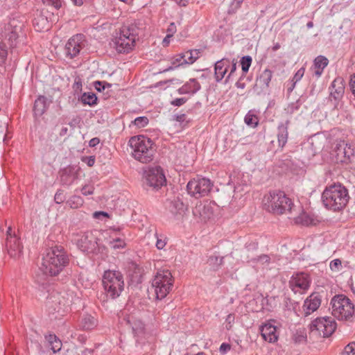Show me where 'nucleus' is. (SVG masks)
I'll list each match as a JSON object with an SVG mask.
<instances>
[{
    "instance_id": "f257e3e1",
    "label": "nucleus",
    "mask_w": 355,
    "mask_h": 355,
    "mask_svg": "<svg viewBox=\"0 0 355 355\" xmlns=\"http://www.w3.org/2000/svg\"><path fill=\"white\" fill-rule=\"evenodd\" d=\"M69 256L60 245L51 248L43 258L42 270L51 276H56L69 263Z\"/></svg>"
},
{
    "instance_id": "f03ea898",
    "label": "nucleus",
    "mask_w": 355,
    "mask_h": 355,
    "mask_svg": "<svg viewBox=\"0 0 355 355\" xmlns=\"http://www.w3.org/2000/svg\"><path fill=\"white\" fill-rule=\"evenodd\" d=\"M264 209L273 214H292L295 205L292 200L281 191H270L263 199Z\"/></svg>"
},
{
    "instance_id": "7ed1b4c3",
    "label": "nucleus",
    "mask_w": 355,
    "mask_h": 355,
    "mask_svg": "<svg viewBox=\"0 0 355 355\" xmlns=\"http://www.w3.org/2000/svg\"><path fill=\"white\" fill-rule=\"evenodd\" d=\"M349 198L347 189L340 184H334L327 187L321 196L324 206L335 211L345 207Z\"/></svg>"
},
{
    "instance_id": "20e7f679",
    "label": "nucleus",
    "mask_w": 355,
    "mask_h": 355,
    "mask_svg": "<svg viewBox=\"0 0 355 355\" xmlns=\"http://www.w3.org/2000/svg\"><path fill=\"white\" fill-rule=\"evenodd\" d=\"M129 145L132 149V156L141 163H149L153 160L156 149L152 141L143 135L132 137Z\"/></svg>"
},
{
    "instance_id": "39448f33",
    "label": "nucleus",
    "mask_w": 355,
    "mask_h": 355,
    "mask_svg": "<svg viewBox=\"0 0 355 355\" xmlns=\"http://www.w3.org/2000/svg\"><path fill=\"white\" fill-rule=\"evenodd\" d=\"M102 282L107 298L116 299L123 291V275L119 270L105 271Z\"/></svg>"
},
{
    "instance_id": "423d86ee",
    "label": "nucleus",
    "mask_w": 355,
    "mask_h": 355,
    "mask_svg": "<svg viewBox=\"0 0 355 355\" xmlns=\"http://www.w3.org/2000/svg\"><path fill=\"white\" fill-rule=\"evenodd\" d=\"M332 315L340 320H347L354 313V306L350 300L343 295L334 296L331 301Z\"/></svg>"
},
{
    "instance_id": "0eeeda50",
    "label": "nucleus",
    "mask_w": 355,
    "mask_h": 355,
    "mask_svg": "<svg viewBox=\"0 0 355 355\" xmlns=\"http://www.w3.org/2000/svg\"><path fill=\"white\" fill-rule=\"evenodd\" d=\"M173 279L171 272L168 270H159L157 272L152 281V289L156 295L157 299H164L171 291Z\"/></svg>"
},
{
    "instance_id": "6e6552de",
    "label": "nucleus",
    "mask_w": 355,
    "mask_h": 355,
    "mask_svg": "<svg viewBox=\"0 0 355 355\" xmlns=\"http://www.w3.org/2000/svg\"><path fill=\"white\" fill-rule=\"evenodd\" d=\"M23 26L24 24L15 19H11L5 26L2 37L8 41L11 48L16 47L23 40Z\"/></svg>"
},
{
    "instance_id": "1a4fd4ad",
    "label": "nucleus",
    "mask_w": 355,
    "mask_h": 355,
    "mask_svg": "<svg viewBox=\"0 0 355 355\" xmlns=\"http://www.w3.org/2000/svg\"><path fill=\"white\" fill-rule=\"evenodd\" d=\"M336 329V323L330 317L317 318L310 324L311 331H316L324 338L330 336Z\"/></svg>"
},
{
    "instance_id": "9d476101",
    "label": "nucleus",
    "mask_w": 355,
    "mask_h": 355,
    "mask_svg": "<svg viewBox=\"0 0 355 355\" xmlns=\"http://www.w3.org/2000/svg\"><path fill=\"white\" fill-rule=\"evenodd\" d=\"M213 184L209 179L198 178L190 180L187 185V189L191 196L199 198L207 196Z\"/></svg>"
},
{
    "instance_id": "9b49d317",
    "label": "nucleus",
    "mask_w": 355,
    "mask_h": 355,
    "mask_svg": "<svg viewBox=\"0 0 355 355\" xmlns=\"http://www.w3.org/2000/svg\"><path fill=\"white\" fill-rule=\"evenodd\" d=\"M311 283L310 276L302 272L293 274L288 282V285L293 293L303 294L308 291Z\"/></svg>"
},
{
    "instance_id": "f8f14e48",
    "label": "nucleus",
    "mask_w": 355,
    "mask_h": 355,
    "mask_svg": "<svg viewBox=\"0 0 355 355\" xmlns=\"http://www.w3.org/2000/svg\"><path fill=\"white\" fill-rule=\"evenodd\" d=\"M332 155L336 162L348 164L354 157V149L345 141H340L334 148Z\"/></svg>"
},
{
    "instance_id": "ddd939ff",
    "label": "nucleus",
    "mask_w": 355,
    "mask_h": 355,
    "mask_svg": "<svg viewBox=\"0 0 355 355\" xmlns=\"http://www.w3.org/2000/svg\"><path fill=\"white\" fill-rule=\"evenodd\" d=\"M135 43L134 39L127 35L121 29L110 44L119 53H127L132 49Z\"/></svg>"
},
{
    "instance_id": "4468645a",
    "label": "nucleus",
    "mask_w": 355,
    "mask_h": 355,
    "mask_svg": "<svg viewBox=\"0 0 355 355\" xmlns=\"http://www.w3.org/2000/svg\"><path fill=\"white\" fill-rule=\"evenodd\" d=\"M330 94L329 101L332 103L334 109H338L340 101L345 93V81L343 78L337 77L329 87Z\"/></svg>"
},
{
    "instance_id": "2eb2a0df",
    "label": "nucleus",
    "mask_w": 355,
    "mask_h": 355,
    "mask_svg": "<svg viewBox=\"0 0 355 355\" xmlns=\"http://www.w3.org/2000/svg\"><path fill=\"white\" fill-rule=\"evenodd\" d=\"M145 174L146 183L150 187L159 189L166 183V178L160 166L150 168Z\"/></svg>"
},
{
    "instance_id": "dca6fc26",
    "label": "nucleus",
    "mask_w": 355,
    "mask_h": 355,
    "mask_svg": "<svg viewBox=\"0 0 355 355\" xmlns=\"http://www.w3.org/2000/svg\"><path fill=\"white\" fill-rule=\"evenodd\" d=\"M85 47L84 35L83 34H77L71 37L64 46L65 56L69 59H72L77 56L81 49Z\"/></svg>"
},
{
    "instance_id": "f3484780",
    "label": "nucleus",
    "mask_w": 355,
    "mask_h": 355,
    "mask_svg": "<svg viewBox=\"0 0 355 355\" xmlns=\"http://www.w3.org/2000/svg\"><path fill=\"white\" fill-rule=\"evenodd\" d=\"M78 248L83 252L95 253L98 249L97 239L92 232H85L76 241Z\"/></svg>"
},
{
    "instance_id": "a211bd4d",
    "label": "nucleus",
    "mask_w": 355,
    "mask_h": 355,
    "mask_svg": "<svg viewBox=\"0 0 355 355\" xmlns=\"http://www.w3.org/2000/svg\"><path fill=\"white\" fill-rule=\"evenodd\" d=\"M145 28V24L141 20H136L130 25L123 26L121 29L123 33L133 38L136 42L139 37L144 35Z\"/></svg>"
},
{
    "instance_id": "6ab92c4d",
    "label": "nucleus",
    "mask_w": 355,
    "mask_h": 355,
    "mask_svg": "<svg viewBox=\"0 0 355 355\" xmlns=\"http://www.w3.org/2000/svg\"><path fill=\"white\" fill-rule=\"evenodd\" d=\"M123 320L128 324L132 330L135 337L137 338V342L144 337L145 335V325L140 320L135 318L133 316L128 315L124 318Z\"/></svg>"
},
{
    "instance_id": "aec40b11",
    "label": "nucleus",
    "mask_w": 355,
    "mask_h": 355,
    "mask_svg": "<svg viewBox=\"0 0 355 355\" xmlns=\"http://www.w3.org/2000/svg\"><path fill=\"white\" fill-rule=\"evenodd\" d=\"M321 304V297L318 293L311 294L304 302L303 311L304 315L307 316L316 311Z\"/></svg>"
},
{
    "instance_id": "412c9836",
    "label": "nucleus",
    "mask_w": 355,
    "mask_h": 355,
    "mask_svg": "<svg viewBox=\"0 0 355 355\" xmlns=\"http://www.w3.org/2000/svg\"><path fill=\"white\" fill-rule=\"evenodd\" d=\"M6 249L8 254L12 258L20 257L22 253L23 245L18 236L6 239Z\"/></svg>"
},
{
    "instance_id": "4be33fe9",
    "label": "nucleus",
    "mask_w": 355,
    "mask_h": 355,
    "mask_svg": "<svg viewBox=\"0 0 355 355\" xmlns=\"http://www.w3.org/2000/svg\"><path fill=\"white\" fill-rule=\"evenodd\" d=\"M62 184L69 186L77 179V172L73 166H68L60 171Z\"/></svg>"
},
{
    "instance_id": "5701e85b",
    "label": "nucleus",
    "mask_w": 355,
    "mask_h": 355,
    "mask_svg": "<svg viewBox=\"0 0 355 355\" xmlns=\"http://www.w3.org/2000/svg\"><path fill=\"white\" fill-rule=\"evenodd\" d=\"M288 124L289 121H286L285 123H281L277 127V138L278 147L280 149V151L283 150L284 147L288 141Z\"/></svg>"
},
{
    "instance_id": "b1692460",
    "label": "nucleus",
    "mask_w": 355,
    "mask_h": 355,
    "mask_svg": "<svg viewBox=\"0 0 355 355\" xmlns=\"http://www.w3.org/2000/svg\"><path fill=\"white\" fill-rule=\"evenodd\" d=\"M230 67V60L227 58H223L215 63V78L217 82L220 81L227 72Z\"/></svg>"
},
{
    "instance_id": "393cba45",
    "label": "nucleus",
    "mask_w": 355,
    "mask_h": 355,
    "mask_svg": "<svg viewBox=\"0 0 355 355\" xmlns=\"http://www.w3.org/2000/svg\"><path fill=\"white\" fill-rule=\"evenodd\" d=\"M261 335L263 338L269 343H274L277 340L276 327L271 324H265L260 327Z\"/></svg>"
},
{
    "instance_id": "a878e982",
    "label": "nucleus",
    "mask_w": 355,
    "mask_h": 355,
    "mask_svg": "<svg viewBox=\"0 0 355 355\" xmlns=\"http://www.w3.org/2000/svg\"><path fill=\"white\" fill-rule=\"evenodd\" d=\"M200 83L195 78H191L188 82L178 89L180 94H196L200 89Z\"/></svg>"
},
{
    "instance_id": "bb28decb",
    "label": "nucleus",
    "mask_w": 355,
    "mask_h": 355,
    "mask_svg": "<svg viewBox=\"0 0 355 355\" xmlns=\"http://www.w3.org/2000/svg\"><path fill=\"white\" fill-rule=\"evenodd\" d=\"M49 105L47 98L44 96H40L34 103L33 112L35 116H42Z\"/></svg>"
},
{
    "instance_id": "cd10ccee",
    "label": "nucleus",
    "mask_w": 355,
    "mask_h": 355,
    "mask_svg": "<svg viewBox=\"0 0 355 355\" xmlns=\"http://www.w3.org/2000/svg\"><path fill=\"white\" fill-rule=\"evenodd\" d=\"M295 222L297 224L308 226L315 225L320 222V220L313 215H309L306 213H302L297 217L295 218Z\"/></svg>"
},
{
    "instance_id": "c85d7f7f",
    "label": "nucleus",
    "mask_w": 355,
    "mask_h": 355,
    "mask_svg": "<svg viewBox=\"0 0 355 355\" xmlns=\"http://www.w3.org/2000/svg\"><path fill=\"white\" fill-rule=\"evenodd\" d=\"M168 209L173 214H181L187 209V205L179 198H177L170 202Z\"/></svg>"
},
{
    "instance_id": "c756f323",
    "label": "nucleus",
    "mask_w": 355,
    "mask_h": 355,
    "mask_svg": "<svg viewBox=\"0 0 355 355\" xmlns=\"http://www.w3.org/2000/svg\"><path fill=\"white\" fill-rule=\"evenodd\" d=\"M45 339L49 343L53 353L59 352L61 349L62 342L55 334H47L45 336Z\"/></svg>"
},
{
    "instance_id": "7c9ffc66",
    "label": "nucleus",
    "mask_w": 355,
    "mask_h": 355,
    "mask_svg": "<svg viewBox=\"0 0 355 355\" xmlns=\"http://www.w3.org/2000/svg\"><path fill=\"white\" fill-rule=\"evenodd\" d=\"M97 325L96 320L91 315H85L83 318L81 322V327L84 330H91L95 328Z\"/></svg>"
},
{
    "instance_id": "2f4dec72",
    "label": "nucleus",
    "mask_w": 355,
    "mask_h": 355,
    "mask_svg": "<svg viewBox=\"0 0 355 355\" xmlns=\"http://www.w3.org/2000/svg\"><path fill=\"white\" fill-rule=\"evenodd\" d=\"M97 99L96 94L92 92H85L80 97V101L84 105H89L90 106L96 105Z\"/></svg>"
},
{
    "instance_id": "473e14b6",
    "label": "nucleus",
    "mask_w": 355,
    "mask_h": 355,
    "mask_svg": "<svg viewBox=\"0 0 355 355\" xmlns=\"http://www.w3.org/2000/svg\"><path fill=\"white\" fill-rule=\"evenodd\" d=\"M223 257L216 255L210 256L207 260L208 264L214 269L218 270L223 264Z\"/></svg>"
},
{
    "instance_id": "72a5a7b5",
    "label": "nucleus",
    "mask_w": 355,
    "mask_h": 355,
    "mask_svg": "<svg viewBox=\"0 0 355 355\" xmlns=\"http://www.w3.org/2000/svg\"><path fill=\"white\" fill-rule=\"evenodd\" d=\"M67 205L71 209H77L83 205V200L80 196H73L67 201Z\"/></svg>"
},
{
    "instance_id": "f704fd0d",
    "label": "nucleus",
    "mask_w": 355,
    "mask_h": 355,
    "mask_svg": "<svg viewBox=\"0 0 355 355\" xmlns=\"http://www.w3.org/2000/svg\"><path fill=\"white\" fill-rule=\"evenodd\" d=\"M249 262L254 266V263H261L262 266H268L270 263V258L267 254H262L257 257L253 258Z\"/></svg>"
},
{
    "instance_id": "c9c22d12",
    "label": "nucleus",
    "mask_w": 355,
    "mask_h": 355,
    "mask_svg": "<svg viewBox=\"0 0 355 355\" xmlns=\"http://www.w3.org/2000/svg\"><path fill=\"white\" fill-rule=\"evenodd\" d=\"M272 76V72L270 69H265L259 76L260 83L268 87Z\"/></svg>"
},
{
    "instance_id": "e433bc0d",
    "label": "nucleus",
    "mask_w": 355,
    "mask_h": 355,
    "mask_svg": "<svg viewBox=\"0 0 355 355\" xmlns=\"http://www.w3.org/2000/svg\"><path fill=\"white\" fill-rule=\"evenodd\" d=\"M304 74V68H300L294 75L292 80L291 85L288 88V92H291L295 88V84L301 80Z\"/></svg>"
},
{
    "instance_id": "4c0bfd02",
    "label": "nucleus",
    "mask_w": 355,
    "mask_h": 355,
    "mask_svg": "<svg viewBox=\"0 0 355 355\" xmlns=\"http://www.w3.org/2000/svg\"><path fill=\"white\" fill-rule=\"evenodd\" d=\"M245 123L250 126L255 127L258 124L257 116L252 114L250 111L245 115L244 119Z\"/></svg>"
},
{
    "instance_id": "58836bf2",
    "label": "nucleus",
    "mask_w": 355,
    "mask_h": 355,
    "mask_svg": "<svg viewBox=\"0 0 355 355\" xmlns=\"http://www.w3.org/2000/svg\"><path fill=\"white\" fill-rule=\"evenodd\" d=\"M328 59L322 55H319L314 60L315 68L324 69L328 64Z\"/></svg>"
},
{
    "instance_id": "ea45409f",
    "label": "nucleus",
    "mask_w": 355,
    "mask_h": 355,
    "mask_svg": "<svg viewBox=\"0 0 355 355\" xmlns=\"http://www.w3.org/2000/svg\"><path fill=\"white\" fill-rule=\"evenodd\" d=\"M252 59L250 55H245L241 58V69L244 73H246L251 66Z\"/></svg>"
},
{
    "instance_id": "a19ab883",
    "label": "nucleus",
    "mask_w": 355,
    "mask_h": 355,
    "mask_svg": "<svg viewBox=\"0 0 355 355\" xmlns=\"http://www.w3.org/2000/svg\"><path fill=\"white\" fill-rule=\"evenodd\" d=\"M293 340L297 344H304L306 343V334L304 331H297L293 336Z\"/></svg>"
},
{
    "instance_id": "79ce46f5",
    "label": "nucleus",
    "mask_w": 355,
    "mask_h": 355,
    "mask_svg": "<svg viewBox=\"0 0 355 355\" xmlns=\"http://www.w3.org/2000/svg\"><path fill=\"white\" fill-rule=\"evenodd\" d=\"M8 56V50L6 44L0 42V66L3 65Z\"/></svg>"
},
{
    "instance_id": "37998d69",
    "label": "nucleus",
    "mask_w": 355,
    "mask_h": 355,
    "mask_svg": "<svg viewBox=\"0 0 355 355\" xmlns=\"http://www.w3.org/2000/svg\"><path fill=\"white\" fill-rule=\"evenodd\" d=\"M155 237L157 239L156 241V248L158 250H163L167 243V239L164 235H158L157 233L155 234Z\"/></svg>"
},
{
    "instance_id": "c03bdc74",
    "label": "nucleus",
    "mask_w": 355,
    "mask_h": 355,
    "mask_svg": "<svg viewBox=\"0 0 355 355\" xmlns=\"http://www.w3.org/2000/svg\"><path fill=\"white\" fill-rule=\"evenodd\" d=\"M186 53V55H189L190 62L193 63L199 57L201 53V50L200 49H193L187 51Z\"/></svg>"
},
{
    "instance_id": "a18cd8bd",
    "label": "nucleus",
    "mask_w": 355,
    "mask_h": 355,
    "mask_svg": "<svg viewBox=\"0 0 355 355\" xmlns=\"http://www.w3.org/2000/svg\"><path fill=\"white\" fill-rule=\"evenodd\" d=\"M132 123L138 128H144L148 123V119L146 116H139Z\"/></svg>"
},
{
    "instance_id": "49530a36",
    "label": "nucleus",
    "mask_w": 355,
    "mask_h": 355,
    "mask_svg": "<svg viewBox=\"0 0 355 355\" xmlns=\"http://www.w3.org/2000/svg\"><path fill=\"white\" fill-rule=\"evenodd\" d=\"M343 355H355V342H351L345 347Z\"/></svg>"
},
{
    "instance_id": "de8ad7c7",
    "label": "nucleus",
    "mask_w": 355,
    "mask_h": 355,
    "mask_svg": "<svg viewBox=\"0 0 355 355\" xmlns=\"http://www.w3.org/2000/svg\"><path fill=\"white\" fill-rule=\"evenodd\" d=\"M44 4L50 6L56 10H58L62 6V0H42Z\"/></svg>"
},
{
    "instance_id": "09e8293b",
    "label": "nucleus",
    "mask_w": 355,
    "mask_h": 355,
    "mask_svg": "<svg viewBox=\"0 0 355 355\" xmlns=\"http://www.w3.org/2000/svg\"><path fill=\"white\" fill-rule=\"evenodd\" d=\"M342 266L340 259H336L330 262V268L332 271H339Z\"/></svg>"
},
{
    "instance_id": "8fccbe9b",
    "label": "nucleus",
    "mask_w": 355,
    "mask_h": 355,
    "mask_svg": "<svg viewBox=\"0 0 355 355\" xmlns=\"http://www.w3.org/2000/svg\"><path fill=\"white\" fill-rule=\"evenodd\" d=\"M66 198L64 195L63 191L59 189L55 194L54 200L57 204H60L65 200Z\"/></svg>"
},
{
    "instance_id": "3c124183",
    "label": "nucleus",
    "mask_w": 355,
    "mask_h": 355,
    "mask_svg": "<svg viewBox=\"0 0 355 355\" xmlns=\"http://www.w3.org/2000/svg\"><path fill=\"white\" fill-rule=\"evenodd\" d=\"M110 244L112 247L114 249L122 248L125 245V242L123 239L120 238H117L116 239H113L112 241H110Z\"/></svg>"
},
{
    "instance_id": "603ef678",
    "label": "nucleus",
    "mask_w": 355,
    "mask_h": 355,
    "mask_svg": "<svg viewBox=\"0 0 355 355\" xmlns=\"http://www.w3.org/2000/svg\"><path fill=\"white\" fill-rule=\"evenodd\" d=\"M300 107V104L298 101L295 103H293L287 107L286 109V112L289 114H293L296 110H297Z\"/></svg>"
},
{
    "instance_id": "864d4df0",
    "label": "nucleus",
    "mask_w": 355,
    "mask_h": 355,
    "mask_svg": "<svg viewBox=\"0 0 355 355\" xmlns=\"http://www.w3.org/2000/svg\"><path fill=\"white\" fill-rule=\"evenodd\" d=\"M234 314H229L227 318H226V320H225V322H226V329L227 330H230L232 327V324L234 322Z\"/></svg>"
},
{
    "instance_id": "5fc2aeb1",
    "label": "nucleus",
    "mask_w": 355,
    "mask_h": 355,
    "mask_svg": "<svg viewBox=\"0 0 355 355\" xmlns=\"http://www.w3.org/2000/svg\"><path fill=\"white\" fill-rule=\"evenodd\" d=\"M176 31H177V28H176L175 23H173V22L171 23L166 30L168 37H171Z\"/></svg>"
},
{
    "instance_id": "6e6d98bb",
    "label": "nucleus",
    "mask_w": 355,
    "mask_h": 355,
    "mask_svg": "<svg viewBox=\"0 0 355 355\" xmlns=\"http://www.w3.org/2000/svg\"><path fill=\"white\" fill-rule=\"evenodd\" d=\"M187 102V99L185 98H178L171 101V105L173 106L180 107L184 104Z\"/></svg>"
},
{
    "instance_id": "4d7b16f0",
    "label": "nucleus",
    "mask_w": 355,
    "mask_h": 355,
    "mask_svg": "<svg viewBox=\"0 0 355 355\" xmlns=\"http://www.w3.org/2000/svg\"><path fill=\"white\" fill-rule=\"evenodd\" d=\"M105 81L97 80L94 82V86L97 91L101 92L105 89Z\"/></svg>"
},
{
    "instance_id": "13d9d810",
    "label": "nucleus",
    "mask_w": 355,
    "mask_h": 355,
    "mask_svg": "<svg viewBox=\"0 0 355 355\" xmlns=\"http://www.w3.org/2000/svg\"><path fill=\"white\" fill-rule=\"evenodd\" d=\"M230 71L229 74L227 76V79H230V77L233 75V73L236 70V62H234V60L230 61Z\"/></svg>"
},
{
    "instance_id": "bf43d9fd",
    "label": "nucleus",
    "mask_w": 355,
    "mask_h": 355,
    "mask_svg": "<svg viewBox=\"0 0 355 355\" xmlns=\"http://www.w3.org/2000/svg\"><path fill=\"white\" fill-rule=\"evenodd\" d=\"M185 55H186V53H181V54L178 55V57L175 58V60L173 62V64H175L176 63L178 62L179 64L178 66L183 64L182 63V62L184 59Z\"/></svg>"
},
{
    "instance_id": "052dcab7",
    "label": "nucleus",
    "mask_w": 355,
    "mask_h": 355,
    "mask_svg": "<svg viewBox=\"0 0 355 355\" xmlns=\"http://www.w3.org/2000/svg\"><path fill=\"white\" fill-rule=\"evenodd\" d=\"M17 236L15 232L12 231V229L10 226L8 227L7 231H6V239H10L12 237Z\"/></svg>"
},
{
    "instance_id": "680f3d73",
    "label": "nucleus",
    "mask_w": 355,
    "mask_h": 355,
    "mask_svg": "<svg viewBox=\"0 0 355 355\" xmlns=\"http://www.w3.org/2000/svg\"><path fill=\"white\" fill-rule=\"evenodd\" d=\"M231 348V346L230 344L227 343H222L220 347V352L223 354L226 353L227 351H229Z\"/></svg>"
},
{
    "instance_id": "e2e57ef3",
    "label": "nucleus",
    "mask_w": 355,
    "mask_h": 355,
    "mask_svg": "<svg viewBox=\"0 0 355 355\" xmlns=\"http://www.w3.org/2000/svg\"><path fill=\"white\" fill-rule=\"evenodd\" d=\"M82 193L85 196H88V195H91L93 193V189L91 188V187H83L82 190Z\"/></svg>"
},
{
    "instance_id": "0e129e2a",
    "label": "nucleus",
    "mask_w": 355,
    "mask_h": 355,
    "mask_svg": "<svg viewBox=\"0 0 355 355\" xmlns=\"http://www.w3.org/2000/svg\"><path fill=\"white\" fill-rule=\"evenodd\" d=\"M349 86L352 90V94L355 96V74L351 77Z\"/></svg>"
},
{
    "instance_id": "69168bd1",
    "label": "nucleus",
    "mask_w": 355,
    "mask_h": 355,
    "mask_svg": "<svg viewBox=\"0 0 355 355\" xmlns=\"http://www.w3.org/2000/svg\"><path fill=\"white\" fill-rule=\"evenodd\" d=\"M99 142L100 139L98 137H94L89 141V145L90 147H95L99 144Z\"/></svg>"
},
{
    "instance_id": "338daca9",
    "label": "nucleus",
    "mask_w": 355,
    "mask_h": 355,
    "mask_svg": "<svg viewBox=\"0 0 355 355\" xmlns=\"http://www.w3.org/2000/svg\"><path fill=\"white\" fill-rule=\"evenodd\" d=\"M93 216L95 218H100V216L107 217L108 214L105 211H96L93 214Z\"/></svg>"
},
{
    "instance_id": "774afa93",
    "label": "nucleus",
    "mask_w": 355,
    "mask_h": 355,
    "mask_svg": "<svg viewBox=\"0 0 355 355\" xmlns=\"http://www.w3.org/2000/svg\"><path fill=\"white\" fill-rule=\"evenodd\" d=\"M243 0H233L232 5L236 8H239Z\"/></svg>"
}]
</instances>
